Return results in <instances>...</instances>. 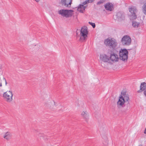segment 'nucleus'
Returning <instances> with one entry per match:
<instances>
[{
    "mask_svg": "<svg viewBox=\"0 0 146 146\" xmlns=\"http://www.w3.org/2000/svg\"><path fill=\"white\" fill-rule=\"evenodd\" d=\"M129 9V12L131 14V15L130 16V19L133 20L136 19L137 18L136 13L137 12V10L136 7L131 6Z\"/></svg>",
    "mask_w": 146,
    "mask_h": 146,
    "instance_id": "nucleus-9",
    "label": "nucleus"
},
{
    "mask_svg": "<svg viewBox=\"0 0 146 146\" xmlns=\"http://www.w3.org/2000/svg\"><path fill=\"white\" fill-rule=\"evenodd\" d=\"M57 103L53 100H49L44 103L45 107L51 110H54L57 106Z\"/></svg>",
    "mask_w": 146,
    "mask_h": 146,
    "instance_id": "nucleus-6",
    "label": "nucleus"
},
{
    "mask_svg": "<svg viewBox=\"0 0 146 146\" xmlns=\"http://www.w3.org/2000/svg\"><path fill=\"white\" fill-rule=\"evenodd\" d=\"M38 135L39 136L42 137H43L44 136V135L43 134L40 133H39Z\"/></svg>",
    "mask_w": 146,
    "mask_h": 146,
    "instance_id": "nucleus-24",
    "label": "nucleus"
},
{
    "mask_svg": "<svg viewBox=\"0 0 146 146\" xmlns=\"http://www.w3.org/2000/svg\"><path fill=\"white\" fill-rule=\"evenodd\" d=\"M110 59L113 62H115L118 61V55L115 53L111 54L110 57Z\"/></svg>",
    "mask_w": 146,
    "mask_h": 146,
    "instance_id": "nucleus-13",
    "label": "nucleus"
},
{
    "mask_svg": "<svg viewBox=\"0 0 146 146\" xmlns=\"http://www.w3.org/2000/svg\"><path fill=\"white\" fill-rule=\"evenodd\" d=\"M104 43L106 46L112 49L114 52L116 51L117 49L116 48L117 43L116 40L113 38H109L105 39Z\"/></svg>",
    "mask_w": 146,
    "mask_h": 146,
    "instance_id": "nucleus-1",
    "label": "nucleus"
},
{
    "mask_svg": "<svg viewBox=\"0 0 146 146\" xmlns=\"http://www.w3.org/2000/svg\"><path fill=\"white\" fill-rule=\"evenodd\" d=\"M142 145H139V146H141Z\"/></svg>",
    "mask_w": 146,
    "mask_h": 146,
    "instance_id": "nucleus-29",
    "label": "nucleus"
},
{
    "mask_svg": "<svg viewBox=\"0 0 146 146\" xmlns=\"http://www.w3.org/2000/svg\"><path fill=\"white\" fill-rule=\"evenodd\" d=\"M146 83L145 82L141 83L140 86V90L138 91V92H141V91H144L146 89Z\"/></svg>",
    "mask_w": 146,
    "mask_h": 146,
    "instance_id": "nucleus-17",
    "label": "nucleus"
},
{
    "mask_svg": "<svg viewBox=\"0 0 146 146\" xmlns=\"http://www.w3.org/2000/svg\"><path fill=\"white\" fill-rule=\"evenodd\" d=\"M103 3V1H100L98 2L97 3V5H100L102 4Z\"/></svg>",
    "mask_w": 146,
    "mask_h": 146,
    "instance_id": "nucleus-23",
    "label": "nucleus"
},
{
    "mask_svg": "<svg viewBox=\"0 0 146 146\" xmlns=\"http://www.w3.org/2000/svg\"><path fill=\"white\" fill-rule=\"evenodd\" d=\"M61 1V3L62 6H65L66 7H70L72 3V1Z\"/></svg>",
    "mask_w": 146,
    "mask_h": 146,
    "instance_id": "nucleus-15",
    "label": "nucleus"
},
{
    "mask_svg": "<svg viewBox=\"0 0 146 146\" xmlns=\"http://www.w3.org/2000/svg\"><path fill=\"white\" fill-rule=\"evenodd\" d=\"M89 23L91 25H92V27L94 28L95 27H96V25H95V23H91V22H89Z\"/></svg>",
    "mask_w": 146,
    "mask_h": 146,
    "instance_id": "nucleus-21",
    "label": "nucleus"
},
{
    "mask_svg": "<svg viewBox=\"0 0 146 146\" xmlns=\"http://www.w3.org/2000/svg\"><path fill=\"white\" fill-rule=\"evenodd\" d=\"M143 12L146 15V3H144L143 6Z\"/></svg>",
    "mask_w": 146,
    "mask_h": 146,
    "instance_id": "nucleus-19",
    "label": "nucleus"
},
{
    "mask_svg": "<svg viewBox=\"0 0 146 146\" xmlns=\"http://www.w3.org/2000/svg\"><path fill=\"white\" fill-rule=\"evenodd\" d=\"M106 9L108 11H111L113 9V5L111 3H107L104 5Z\"/></svg>",
    "mask_w": 146,
    "mask_h": 146,
    "instance_id": "nucleus-12",
    "label": "nucleus"
},
{
    "mask_svg": "<svg viewBox=\"0 0 146 146\" xmlns=\"http://www.w3.org/2000/svg\"><path fill=\"white\" fill-rule=\"evenodd\" d=\"M13 94L11 91H7L4 92L3 94V97L7 102H10L13 100Z\"/></svg>",
    "mask_w": 146,
    "mask_h": 146,
    "instance_id": "nucleus-7",
    "label": "nucleus"
},
{
    "mask_svg": "<svg viewBox=\"0 0 146 146\" xmlns=\"http://www.w3.org/2000/svg\"><path fill=\"white\" fill-rule=\"evenodd\" d=\"M88 33V31L86 27H82L80 35V41L83 42L87 39Z\"/></svg>",
    "mask_w": 146,
    "mask_h": 146,
    "instance_id": "nucleus-5",
    "label": "nucleus"
},
{
    "mask_svg": "<svg viewBox=\"0 0 146 146\" xmlns=\"http://www.w3.org/2000/svg\"><path fill=\"white\" fill-rule=\"evenodd\" d=\"M100 58L101 60L104 62H108L110 60L109 57L104 54L100 55Z\"/></svg>",
    "mask_w": 146,
    "mask_h": 146,
    "instance_id": "nucleus-14",
    "label": "nucleus"
},
{
    "mask_svg": "<svg viewBox=\"0 0 146 146\" xmlns=\"http://www.w3.org/2000/svg\"><path fill=\"white\" fill-rule=\"evenodd\" d=\"M116 20L118 21H121L123 20L125 18L123 12H119L116 15Z\"/></svg>",
    "mask_w": 146,
    "mask_h": 146,
    "instance_id": "nucleus-11",
    "label": "nucleus"
},
{
    "mask_svg": "<svg viewBox=\"0 0 146 146\" xmlns=\"http://www.w3.org/2000/svg\"><path fill=\"white\" fill-rule=\"evenodd\" d=\"M12 136L11 133L7 132L4 135L3 138L7 140H8L11 139Z\"/></svg>",
    "mask_w": 146,
    "mask_h": 146,
    "instance_id": "nucleus-18",
    "label": "nucleus"
},
{
    "mask_svg": "<svg viewBox=\"0 0 146 146\" xmlns=\"http://www.w3.org/2000/svg\"><path fill=\"white\" fill-rule=\"evenodd\" d=\"M129 95L128 94L125 95L121 97H119V99L117 103V107L119 108L124 107L125 103H127L128 106H130L129 103Z\"/></svg>",
    "mask_w": 146,
    "mask_h": 146,
    "instance_id": "nucleus-2",
    "label": "nucleus"
},
{
    "mask_svg": "<svg viewBox=\"0 0 146 146\" xmlns=\"http://www.w3.org/2000/svg\"><path fill=\"white\" fill-rule=\"evenodd\" d=\"M2 86V82H1V78L0 77V87H1Z\"/></svg>",
    "mask_w": 146,
    "mask_h": 146,
    "instance_id": "nucleus-25",
    "label": "nucleus"
},
{
    "mask_svg": "<svg viewBox=\"0 0 146 146\" xmlns=\"http://www.w3.org/2000/svg\"><path fill=\"white\" fill-rule=\"evenodd\" d=\"M3 79V80H5V84H6H6H7V82H6V80L4 78Z\"/></svg>",
    "mask_w": 146,
    "mask_h": 146,
    "instance_id": "nucleus-26",
    "label": "nucleus"
},
{
    "mask_svg": "<svg viewBox=\"0 0 146 146\" xmlns=\"http://www.w3.org/2000/svg\"><path fill=\"white\" fill-rule=\"evenodd\" d=\"M103 64H104V63H101V65H102V66L104 68H105L106 67L105 66H103Z\"/></svg>",
    "mask_w": 146,
    "mask_h": 146,
    "instance_id": "nucleus-27",
    "label": "nucleus"
},
{
    "mask_svg": "<svg viewBox=\"0 0 146 146\" xmlns=\"http://www.w3.org/2000/svg\"><path fill=\"white\" fill-rule=\"evenodd\" d=\"M93 1H86L82 3V4L79 5L77 8V10L80 11V12L82 13L83 11L86 8L84 6V5L89 3H92Z\"/></svg>",
    "mask_w": 146,
    "mask_h": 146,
    "instance_id": "nucleus-10",
    "label": "nucleus"
},
{
    "mask_svg": "<svg viewBox=\"0 0 146 146\" xmlns=\"http://www.w3.org/2000/svg\"><path fill=\"white\" fill-rule=\"evenodd\" d=\"M81 115V116L87 122L89 118V115L87 111H83L82 112Z\"/></svg>",
    "mask_w": 146,
    "mask_h": 146,
    "instance_id": "nucleus-16",
    "label": "nucleus"
},
{
    "mask_svg": "<svg viewBox=\"0 0 146 146\" xmlns=\"http://www.w3.org/2000/svg\"><path fill=\"white\" fill-rule=\"evenodd\" d=\"M37 2H38V1H38V0H37V1H36Z\"/></svg>",
    "mask_w": 146,
    "mask_h": 146,
    "instance_id": "nucleus-28",
    "label": "nucleus"
},
{
    "mask_svg": "<svg viewBox=\"0 0 146 146\" xmlns=\"http://www.w3.org/2000/svg\"><path fill=\"white\" fill-rule=\"evenodd\" d=\"M139 25V23L135 22V21H133L132 22V25L134 27L136 28Z\"/></svg>",
    "mask_w": 146,
    "mask_h": 146,
    "instance_id": "nucleus-20",
    "label": "nucleus"
},
{
    "mask_svg": "<svg viewBox=\"0 0 146 146\" xmlns=\"http://www.w3.org/2000/svg\"><path fill=\"white\" fill-rule=\"evenodd\" d=\"M73 12L71 10L62 9L58 11V13L61 16L67 18L72 16Z\"/></svg>",
    "mask_w": 146,
    "mask_h": 146,
    "instance_id": "nucleus-4",
    "label": "nucleus"
},
{
    "mask_svg": "<svg viewBox=\"0 0 146 146\" xmlns=\"http://www.w3.org/2000/svg\"><path fill=\"white\" fill-rule=\"evenodd\" d=\"M126 92H122L121 93V95L120 96H119V97H121V96H124L125 95H127V94H126Z\"/></svg>",
    "mask_w": 146,
    "mask_h": 146,
    "instance_id": "nucleus-22",
    "label": "nucleus"
},
{
    "mask_svg": "<svg viewBox=\"0 0 146 146\" xmlns=\"http://www.w3.org/2000/svg\"><path fill=\"white\" fill-rule=\"evenodd\" d=\"M131 39L128 35H125L121 39L122 44L124 46H129L131 44Z\"/></svg>",
    "mask_w": 146,
    "mask_h": 146,
    "instance_id": "nucleus-8",
    "label": "nucleus"
},
{
    "mask_svg": "<svg viewBox=\"0 0 146 146\" xmlns=\"http://www.w3.org/2000/svg\"><path fill=\"white\" fill-rule=\"evenodd\" d=\"M119 52V59L123 61H126L128 58V52L125 48H117L115 52Z\"/></svg>",
    "mask_w": 146,
    "mask_h": 146,
    "instance_id": "nucleus-3",
    "label": "nucleus"
}]
</instances>
